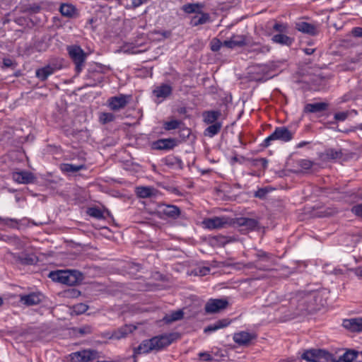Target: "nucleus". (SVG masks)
Here are the masks:
<instances>
[{
	"label": "nucleus",
	"instance_id": "obj_1",
	"mask_svg": "<svg viewBox=\"0 0 362 362\" xmlns=\"http://www.w3.org/2000/svg\"><path fill=\"white\" fill-rule=\"evenodd\" d=\"M358 355L354 350H347L336 360L332 354L324 349H308L301 358L308 362H353Z\"/></svg>",
	"mask_w": 362,
	"mask_h": 362
},
{
	"label": "nucleus",
	"instance_id": "obj_2",
	"mask_svg": "<svg viewBox=\"0 0 362 362\" xmlns=\"http://www.w3.org/2000/svg\"><path fill=\"white\" fill-rule=\"evenodd\" d=\"M203 6L199 4H188L183 6L182 9L187 13L194 14L190 23L192 26L203 25L209 21V13L202 12Z\"/></svg>",
	"mask_w": 362,
	"mask_h": 362
},
{
	"label": "nucleus",
	"instance_id": "obj_3",
	"mask_svg": "<svg viewBox=\"0 0 362 362\" xmlns=\"http://www.w3.org/2000/svg\"><path fill=\"white\" fill-rule=\"evenodd\" d=\"M80 275V273L75 270H57L51 272L49 277L54 281L73 286L78 281Z\"/></svg>",
	"mask_w": 362,
	"mask_h": 362
},
{
	"label": "nucleus",
	"instance_id": "obj_4",
	"mask_svg": "<svg viewBox=\"0 0 362 362\" xmlns=\"http://www.w3.org/2000/svg\"><path fill=\"white\" fill-rule=\"evenodd\" d=\"M69 57L74 62L76 67L75 70L77 74H79L83 66L86 59V54L84 51L77 45H71L67 47Z\"/></svg>",
	"mask_w": 362,
	"mask_h": 362
},
{
	"label": "nucleus",
	"instance_id": "obj_5",
	"mask_svg": "<svg viewBox=\"0 0 362 362\" xmlns=\"http://www.w3.org/2000/svg\"><path fill=\"white\" fill-rule=\"evenodd\" d=\"M293 138V134L286 127H276L274 132L269 136L264 139V146H269L272 141L275 140H280L284 142H288Z\"/></svg>",
	"mask_w": 362,
	"mask_h": 362
},
{
	"label": "nucleus",
	"instance_id": "obj_6",
	"mask_svg": "<svg viewBox=\"0 0 362 362\" xmlns=\"http://www.w3.org/2000/svg\"><path fill=\"white\" fill-rule=\"evenodd\" d=\"M177 333L163 334L151 338L152 344L155 351H159L168 346L178 338Z\"/></svg>",
	"mask_w": 362,
	"mask_h": 362
},
{
	"label": "nucleus",
	"instance_id": "obj_7",
	"mask_svg": "<svg viewBox=\"0 0 362 362\" xmlns=\"http://www.w3.org/2000/svg\"><path fill=\"white\" fill-rule=\"evenodd\" d=\"M71 362H88L99 357V353L95 350L86 349L71 354Z\"/></svg>",
	"mask_w": 362,
	"mask_h": 362
},
{
	"label": "nucleus",
	"instance_id": "obj_8",
	"mask_svg": "<svg viewBox=\"0 0 362 362\" xmlns=\"http://www.w3.org/2000/svg\"><path fill=\"white\" fill-rule=\"evenodd\" d=\"M202 223L204 228L214 230L224 228L228 224V221L226 217L215 216L204 219Z\"/></svg>",
	"mask_w": 362,
	"mask_h": 362
},
{
	"label": "nucleus",
	"instance_id": "obj_9",
	"mask_svg": "<svg viewBox=\"0 0 362 362\" xmlns=\"http://www.w3.org/2000/svg\"><path fill=\"white\" fill-rule=\"evenodd\" d=\"M12 179L15 182L18 184H29L33 182L35 177L32 173L21 170L13 172L12 173Z\"/></svg>",
	"mask_w": 362,
	"mask_h": 362
},
{
	"label": "nucleus",
	"instance_id": "obj_10",
	"mask_svg": "<svg viewBox=\"0 0 362 362\" xmlns=\"http://www.w3.org/2000/svg\"><path fill=\"white\" fill-rule=\"evenodd\" d=\"M228 305V301L223 299H211L206 305L205 310L208 313H215L224 308Z\"/></svg>",
	"mask_w": 362,
	"mask_h": 362
},
{
	"label": "nucleus",
	"instance_id": "obj_11",
	"mask_svg": "<svg viewBox=\"0 0 362 362\" xmlns=\"http://www.w3.org/2000/svg\"><path fill=\"white\" fill-rule=\"evenodd\" d=\"M256 338L255 333H251L245 331H241L236 332L233 334V341L240 345L245 346L248 345L252 340Z\"/></svg>",
	"mask_w": 362,
	"mask_h": 362
},
{
	"label": "nucleus",
	"instance_id": "obj_12",
	"mask_svg": "<svg viewBox=\"0 0 362 362\" xmlns=\"http://www.w3.org/2000/svg\"><path fill=\"white\" fill-rule=\"evenodd\" d=\"M158 212L160 215L171 218H177L180 214V210L177 206L168 204H160L158 206Z\"/></svg>",
	"mask_w": 362,
	"mask_h": 362
},
{
	"label": "nucleus",
	"instance_id": "obj_13",
	"mask_svg": "<svg viewBox=\"0 0 362 362\" xmlns=\"http://www.w3.org/2000/svg\"><path fill=\"white\" fill-rule=\"evenodd\" d=\"M107 102L109 107L112 110L117 111L124 108L127 105L128 100L127 96L120 95L109 98Z\"/></svg>",
	"mask_w": 362,
	"mask_h": 362
},
{
	"label": "nucleus",
	"instance_id": "obj_14",
	"mask_svg": "<svg viewBox=\"0 0 362 362\" xmlns=\"http://www.w3.org/2000/svg\"><path fill=\"white\" fill-rule=\"evenodd\" d=\"M295 28L299 32L310 35H315L317 33V27L312 23L305 22L303 20H298L295 23Z\"/></svg>",
	"mask_w": 362,
	"mask_h": 362
},
{
	"label": "nucleus",
	"instance_id": "obj_15",
	"mask_svg": "<svg viewBox=\"0 0 362 362\" xmlns=\"http://www.w3.org/2000/svg\"><path fill=\"white\" fill-rule=\"evenodd\" d=\"M342 325L351 332H362V318L356 317L343 320Z\"/></svg>",
	"mask_w": 362,
	"mask_h": 362
},
{
	"label": "nucleus",
	"instance_id": "obj_16",
	"mask_svg": "<svg viewBox=\"0 0 362 362\" xmlns=\"http://www.w3.org/2000/svg\"><path fill=\"white\" fill-rule=\"evenodd\" d=\"M43 298V296L40 293H32L28 295L21 296V302L28 306L39 304Z\"/></svg>",
	"mask_w": 362,
	"mask_h": 362
},
{
	"label": "nucleus",
	"instance_id": "obj_17",
	"mask_svg": "<svg viewBox=\"0 0 362 362\" xmlns=\"http://www.w3.org/2000/svg\"><path fill=\"white\" fill-rule=\"evenodd\" d=\"M153 351L154 349L152 344L151 339L144 340L138 347L134 349V362H136V355L145 354Z\"/></svg>",
	"mask_w": 362,
	"mask_h": 362
},
{
	"label": "nucleus",
	"instance_id": "obj_18",
	"mask_svg": "<svg viewBox=\"0 0 362 362\" xmlns=\"http://www.w3.org/2000/svg\"><path fill=\"white\" fill-rule=\"evenodd\" d=\"M172 93V87L168 84H161L153 90V95L159 100V103L168 98Z\"/></svg>",
	"mask_w": 362,
	"mask_h": 362
},
{
	"label": "nucleus",
	"instance_id": "obj_19",
	"mask_svg": "<svg viewBox=\"0 0 362 362\" xmlns=\"http://www.w3.org/2000/svg\"><path fill=\"white\" fill-rule=\"evenodd\" d=\"M176 146V141L173 139H162L154 141L152 144L153 149L170 150Z\"/></svg>",
	"mask_w": 362,
	"mask_h": 362
},
{
	"label": "nucleus",
	"instance_id": "obj_20",
	"mask_svg": "<svg viewBox=\"0 0 362 362\" xmlns=\"http://www.w3.org/2000/svg\"><path fill=\"white\" fill-rule=\"evenodd\" d=\"M315 293H311L305 295L303 298H299L298 309L299 310V314L303 313L304 311H310L312 308L310 305H308V303L315 298Z\"/></svg>",
	"mask_w": 362,
	"mask_h": 362
},
{
	"label": "nucleus",
	"instance_id": "obj_21",
	"mask_svg": "<svg viewBox=\"0 0 362 362\" xmlns=\"http://www.w3.org/2000/svg\"><path fill=\"white\" fill-rule=\"evenodd\" d=\"M328 107L326 103H308L304 107L306 113H317L325 111Z\"/></svg>",
	"mask_w": 362,
	"mask_h": 362
},
{
	"label": "nucleus",
	"instance_id": "obj_22",
	"mask_svg": "<svg viewBox=\"0 0 362 362\" xmlns=\"http://www.w3.org/2000/svg\"><path fill=\"white\" fill-rule=\"evenodd\" d=\"M221 116V112L218 110L205 111L202 113L203 122L206 124L218 122L217 120Z\"/></svg>",
	"mask_w": 362,
	"mask_h": 362
},
{
	"label": "nucleus",
	"instance_id": "obj_23",
	"mask_svg": "<svg viewBox=\"0 0 362 362\" xmlns=\"http://www.w3.org/2000/svg\"><path fill=\"white\" fill-rule=\"evenodd\" d=\"M223 45L228 48L242 47L245 45V38L244 35H233L230 40H225Z\"/></svg>",
	"mask_w": 362,
	"mask_h": 362
},
{
	"label": "nucleus",
	"instance_id": "obj_24",
	"mask_svg": "<svg viewBox=\"0 0 362 362\" xmlns=\"http://www.w3.org/2000/svg\"><path fill=\"white\" fill-rule=\"evenodd\" d=\"M59 11L63 16L67 18H75L78 16L77 9L71 4H62L60 6Z\"/></svg>",
	"mask_w": 362,
	"mask_h": 362
},
{
	"label": "nucleus",
	"instance_id": "obj_25",
	"mask_svg": "<svg viewBox=\"0 0 362 362\" xmlns=\"http://www.w3.org/2000/svg\"><path fill=\"white\" fill-rule=\"evenodd\" d=\"M122 52L129 54H137L146 50V48L141 49V45L133 43H125L121 47Z\"/></svg>",
	"mask_w": 362,
	"mask_h": 362
},
{
	"label": "nucleus",
	"instance_id": "obj_26",
	"mask_svg": "<svg viewBox=\"0 0 362 362\" xmlns=\"http://www.w3.org/2000/svg\"><path fill=\"white\" fill-rule=\"evenodd\" d=\"M222 128L221 122H215L209 125L204 132V135L209 138H212L217 135Z\"/></svg>",
	"mask_w": 362,
	"mask_h": 362
},
{
	"label": "nucleus",
	"instance_id": "obj_27",
	"mask_svg": "<svg viewBox=\"0 0 362 362\" xmlns=\"http://www.w3.org/2000/svg\"><path fill=\"white\" fill-rule=\"evenodd\" d=\"M183 315H184V313H183L182 310H177L173 311L169 314H166L164 316L163 320L165 323H171L173 322L181 320L183 317Z\"/></svg>",
	"mask_w": 362,
	"mask_h": 362
},
{
	"label": "nucleus",
	"instance_id": "obj_28",
	"mask_svg": "<svg viewBox=\"0 0 362 362\" xmlns=\"http://www.w3.org/2000/svg\"><path fill=\"white\" fill-rule=\"evenodd\" d=\"M229 322L226 320H218L214 324H211L204 328L205 333H211L216 330L226 327L228 325Z\"/></svg>",
	"mask_w": 362,
	"mask_h": 362
},
{
	"label": "nucleus",
	"instance_id": "obj_29",
	"mask_svg": "<svg viewBox=\"0 0 362 362\" xmlns=\"http://www.w3.org/2000/svg\"><path fill=\"white\" fill-rule=\"evenodd\" d=\"M54 69L50 66H46L36 71V76L41 81L46 80L48 76L54 73Z\"/></svg>",
	"mask_w": 362,
	"mask_h": 362
},
{
	"label": "nucleus",
	"instance_id": "obj_30",
	"mask_svg": "<svg viewBox=\"0 0 362 362\" xmlns=\"http://www.w3.org/2000/svg\"><path fill=\"white\" fill-rule=\"evenodd\" d=\"M86 168L84 165H74L72 163H64L61 165L60 169L64 173H76Z\"/></svg>",
	"mask_w": 362,
	"mask_h": 362
},
{
	"label": "nucleus",
	"instance_id": "obj_31",
	"mask_svg": "<svg viewBox=\"0 0 362 362\" xmlns=\"http://www.w3.org/2000/svg\"><path fill=\"white\" fill-rule=\"evenodd\" d=\"M136 193L141 198H148L154 194V189L151 187H138Z\"/></svg>",
	"mask_w": 362,
	"mask_h": 362
},
{
	"label": "nucleus",
	"instance_id": "obj_32",
	"mask_svg": "<svg viewBox=\"0 0 362 362\" xmlns=\"http://www.w3.org/2000/svg\"><path fill=\"white\" fill-rule=\"evenodd\" d=\"M133 330V327L131 325H125L118 330L115 331L112 334V338L119 339L121 338L125 337L129 333H131Z\"/></svg>",
	"mask_w": 362,
	"mask_h": 362
},
{
	"label": "nucleus",
	"instance_id": "obj_33",
	"mask_svg": "<svg viewBox=\"0 0 362 362\" xmlns=\"http://www.w3.org/2000/svg\"><path fill=\"white\" fill-rule=\"evenodd\" d=\"M273 42L284 45H291L293 42L292 38L284 34H277L272 37Z\"/></svg>",
	"mask_w": 362,
	"mask_h": 362
},
{
	"label": "nucleus",
	"instance_id": "obj_34",
	"mask_svg": "<svg viewBox=\"0 0 362 362\" xmlns=\"http://www.w3.org/2000/svg\"><path fill=\"white\" fill-rule=\"evenodd\" d=\"M18 259L23 264H33L36 262V257L35 255L26 253L19 255Z\"/></svg>",
	"mask_w": 362,
	"mask_h": 362
},
{
	"label": "nucleus",
	"instance_id": "obj_35",
	"mask_svg": "<svg viewBox=\"0 0 362 362\" xmlns=\"http://www.w3.org/2000/svg\"><path fill=\"white\" fill-rule=\"evenodd\" d=\"M163 163L165 165L173 168L175 166L180 167L182 164V161L177 157L173 156H168L163 159Z\"/></svg>",
	"mask_w": 362,
	"mask_h": 362
},
{
	"label": "nucleus",
	"instance_id": "obj_36",
	"mask_svg": "<svg viewBox=\"0 0 362 362\" xmlns=\"http://www.w3.org/2000/svg\"><path fill=\"white\" fill-rule=\"evenodd\" d=\"M298 165L300 168V171L304 173L311 169L313 163L308 159H300L298 161Z\"/></svg>",
	"mask_w": 362,
	"mask_h": 362
},
{
	"label": "nucleus",
	"instance_id": "obj_37",
	"mask_svg": "<svg viewBox=\"0 0 362 362\" xmlns=\"http://www.w3.org/2000/svg\"><path fill=\"white\" fill-rule=\"evenodd\" d=\"M238 223L240 226H245L250 229H254L257 226V221L252 218H243L238 221Z\"/></svg>",
	"mask_w": 362,
	"mask_h": 362
},
{
	"label": "nucleus",
	"instance_id": "obj_38",
	"mask_svg": "<svg viewBox=\"0 0 362 362\" xmlns=\"http://www.w3.org/2000/svg\"><path fill=\"white\" fill-rule=\"evenodd\" d=\"M115 119V115L110 112H102L100 114L99 120L102 124L110 122Z\"/></svg>",
	"mask_w": 362,
	"mask_h": 362
},
{
	"label": "nucleus",
	"instance_id": "obj_39",
	"mask_svg": "<svg viewBox=\"0 0 362 362\" xmlns=\"http://www.w3.org/2000/svg\"><path fill=\"white\" fill-rule=\"evenodd\" d=\"M87 214L91 216L96 218H103V212L102 210L97 207H91L89 208L87 211Z\"/></svg>",
	"mask_w": 362,
	"mask_h": 362
},
{
	"label": "nucleus",
	"instance_id": "obj_40",
	"mask_svg": "<svg viewBox=\"0 0 362 362\" xmlns=\"http://www.w3.org/2000/svg\"><path fill=\"white\" fill-rule=\"evenodd\" d=\"M181 123L182 122L177 119H173L171 121H168V122H165L164 128H165V129L168 130V131L173 130V129H176L180 127Z\"/></svg>",
	"mask_w": 362,
	"mask_h": 362
},
{
	"label": "nucleus",
	"instance_id": "obj_41",
	"mask_svg": "<svg viewBox=\"0 0 362 362\" xmlns=\"http://www.w3.org/2000/svg\"><path fill=\"white\" fill-rule=\"evenodd\" d=\"M210 272V268L209 267L202 266L199 267L194 269V273L198 276H206Z\"/></svg>",
	"mask_w": 362,
	"mask_h": 362
},
{
	"label": "nucleus",
	"instance_id": "obj_42",
	"mask_svg": "<svg viewBox=\"0 0 362 362\" xmlns=\"http://www.w3.org/2000/svg\"><path fill=\"white\" fill-rule=\"evenodd\" d=\"M88 307L84 303H78L74 306V311L77 314H83L87 311Z\"/></svg>",
	"mask_w": 362,
	"mask_h": 362
},
{
	"label": "nucleus",
	"instance_id": "obj_43",
	"mask_svg": "<svg viewBox=\"0 0 362 362\" xmlns=\"http://www.w3.org/2000/svg\"><path fill=\"white\" fill-rule=\"evenodd\" d=\"M223 45L224 46L223 42L216 38L213 39L211 42V49L214 52L218 51Z\"/></svg>",
	"mask_w": 362,
	"mask_h": 362
},
{
	"label": "nucleus",
	"instance_id": "obj_44",
	"mask_svg": "<svg viewBox=\"0 0 362 362\" xmlns=\"http://www.w3.org/2000/svg\"><path fill=\"white\" fill-rule=\"evenodd\" d=\"M348 112H340L334 115V119L338 121H344L348 117Z\"/></svg>",
	"mask_w": 362,
	"mask_h": 362
},
{
	"label": "nucleus",
	"instance_id": "obj_45",
	"mask_svg": "<svg viewBox=\"0 0 362 362\" xmlns=\"http://www.w3.org/2000/svg\"><path fill=\"white\" fill-rule=\"evenodd\" d=\"M255 165L265 169L267 168L268 160L266 158H261L255 160Z\"/></svg>",
	"mask_w": 362,
	"mask_h": 362
},
{
	"label": "nucleus",
	"instance_id": "obj_46",
	"mask_svg": "<svg viewBox=\"0 0 362 362\" xmlns=\"http://www.w3.org/2000/svg\"><path fill=\"white\" fill-rule=\"evenodd\" d=\"M351 211L357 216L362 217V204L353 206Z\"/></svg>",
	"mask_w": 362,
	"mask_h": 362
},
{
	"label": "nucleus",
	"instance_id": "obj_47",
	"mask_svg": "<svg viewBox=\"0 0 362 362\" xmlns=\"http://www.w3.org/2000/svg\"><path fill=\"white\" fill-rule=\"evenodd\" d=\"M268 189L267 188H260L255 193V196L258 198H264L266 194L268 193Z\"/></svg>",
	"mask_w": 362,
	"mask_h": 362
},
{
	"label": "nucleus",
	"instance_id": "obj_48",
	"mask_svg": "<svg viewBox=\"0 0 362 362\" xmlns=\"http://www.w3.org/2000/svg\"><path fill=\"white\" fill-rule=\"evenodd\" d=\"M327 155L332 159H337L340 158L341 153V151H337L331 149L328 151Z\"/></svg>",
	"mask_w": 362,
	"mask_h": 362
},
{
	"label": "nucleus",
	"instance_id": "obj_49",
	"mask_svg": "<svg viewBox=\"0 0 362 362\" xmlns=\"http://www.w3.org/2000/svg\"><path fill=\"white\" fill-rule=\"evenodd\" d=\"M198 355L199 358H202L205 361H210L212 360L211 356L208 352H200Z\"/></svg>",
	"mask_w": 362,
	"mask_h": 362
},
{
	"label": "nucleus",
	"instance_id": "obj_50",
	"mask_svg": "<svg viewBox=\"0 0 362 362\" xmlns=\"http://www.w3.org/2000/svg\"><path fill=\"white\" fill-rule=\"evenodd\" d=\"M274 29L276 31H279V32H284L285 31L286 29H287V26L285 24H282V23H276L274 25Z\"/></svg>",
	"mask_w": 362,
	"mask_h": 362
},
{
	"label": "nucleus",
	"instance_id": "obj_51",
	"mask_svg": "<svg viewBox=\"0 0 362 362\" xmlns=\"http://www.w3.org/2000/svg\"><path fill=\"white\" fill-rule=\"evenodd\" d=\"M352 33L356 37H362V28L356 27L353 29Z\"/></svg>",
	"mask_w": 362,
	"mask_h": 362
},
{
	"label": "nucleus",
	"instance_id": "obj_52",
	"mask_svg": "<svg viewBox=\"0 0 362 362\" xmlns=\"http://www.w3.org/2000/svg\"><path fill=\"white\" fill-rule=\"evenodd\" d=\"M3 65L4 67H11L13 65V61L9 58H5L3 59Z\"/></svg>",
	"mask_w": 362,
	"mask_h": 362
},
{
	"label": "nucleus",
	"instance_id": "obj_53",
	"mask_svg": "<svg viewBox=\"0 0 362 362\" xmlns=\"http://www.w3.org/2000/svg\"><path fill=\"white\" fill-rule=\"evenodd\" d=\"M39 11H40V7L37 6H35L30 7L28 9L22 10L21 11L22 12L31 11L33 13H37Z\"/></svg>",
	"mask_w": 362,
	"mask_h": 362
},
{
	"label": "nucleus",
	"instance_id": "obj_54",
	"mask_svg": "<svg viewBox=\"0 0 362 362\" xmlns=\"http://www.w3.org/2000/svg\"><path fill=\"white\" fill-rule=\"evenodd\" d=\"M4 223L6 224V225H11V226H13L12 225V223H14L16 224L18 223V221L16 219H13V218H6L4 220Z\"/></svg>",
	"mask_w": 362,
	"mask_h": 362
},
{
	"label": "nucleus",
	"instance_id": "obj_55",
	"mask_svg": "<svg viewBox=\"0 0 362 362\" xmlns=\"http://www.w3.org/2000/svg\"><path fill=\"white\" fill-rule=\"evenodd\" d=\"M354 271L356 276L362 277V267H358L354 269Z\"/></svg>",
	"mask_w": 362,
	"mask_h": 362
},
{
	"label": "nucleus",
	"instance_id": "obj_56",
	"mask_svg": "<svg viewBox=\"0 0 362 362\" xmlns=\"http://www.w3.org/2000/svg\"><path fill=\"white\" fill-rule=\"evenodd\" d=\"M132 2L134 7H138L143 4V0H132Z\"/></svg>",
	"mask_w": 362,
	"mask_h": 362
},
{
	"label": "nucleus",
	"instance_id": "obj_57",
	"mask_svg": "<svg viewBox=\"0 0 362 362\" xmlns=\"http://www.w3.org/2000/svg\"><path fill=\"white\" fill-rule=\"evenodd\" d=\"M304 51H305L306 54L310 55V54H312L314 52L315 49H312V48H306V49H305Z\"/></svg>",
	"mask_w": 362,
	"mask_h": 362
},
{
	"label": "nucleus",
	"instance_id": "obj_58",
	"mask_svg": "<svg viewBox=\"0 0 362 362\" xmlns=\"http://www.w3.org/2000/svg\"><path fill=\"white\" fill-rule=\"evenodd\" d=\"M267 253H265V252H262V251H261V252H259L257 253V256H258L259 257H260V258L265 257H267Z\"/></svg>",
	"mask_w": 362,
	"mask_h": 362
},
{
	"label": "nucleus",
	"instance_id": "obj_59",
	"mask_svg": "<svg viewBox=\"0 0 362 362\" xmlns=\"http://www.w3.org/2000/svg\"><path fill=\"white\" fill-rule=\"evenodd\" d=\"M279 362H300L297 360H294V359H283V360H281Z\"/></svg>",
	"mask_w": 362,
	"mask_h": 362
},
{
	"label": "nucleus",
	"instance_id": "obj_60",
	"mask_svg": "<svg viewBox=\"0 0 362 362\" xmlns=\"http://www.w3.org/2000/svg\"><path fill=\"white\" fill-rule=\"evenodd\" d=\"M2 303H3V300H2V298H0V305H2Z\"/></svg>",
	"mask_w": 362,
	"mask_h": 362
},
{
	"label": "nucleus",
	"instance_id": "obj_61",
	"mask_svg": "<svg viewBox=\"0 0 362 362\" xmlns=\"http://www.w3.org/2000/svg\"><path fill=\"white\" fill-rule=\"evenodd\" d=\"M20 21H21V19H16L15 21H16L17 23H20Z\"/></svg>",
	"mask_w": 362,
	"mask_h": 362
},
{
	"label": "nucleus",
	"instance_id": "obj_62",
	"mask_svg": "<svg viewBox=\"0 0 362 362\" xmlns=\"http://www.w3.org/2000/svg\"><path fill=\"white\" fill-rule=\"evenodd\" d=\"M81 333H84V332H85V331H83V329H81Z\"/></svg>",
	"mask_w": 362,
	"mask_h": 362
},
{
	"label": "nucleus",
	"instance_id": "obj_63",
	"mask_svg": "<svg viewBox=\"0 0 362 362\" xmlns=\"http://www.w3.org/2000/svg\"><path fill=\"white\" fill-rule=\"evenodd\" d=\"M6 22H8V19H6V20L4 21V23H6Z\"/></svg>",
	"mask_w": 362,
	"mask_h": 362
},
{
	"label": "nucleus",
	"instance_id": "obj_64",
	"mask_svg": "<svg viewBox=\"0 0 362 362\" xmlns=\"http://www.w3.org/2000/svg\"><path fill=\"white\" fill-rule=\"evenodd\" d=\"M361 356H362V351L361 352Z\"/></svg>",
	"mask_w": 362,
	"mask_h": 362
}]
</instances>
